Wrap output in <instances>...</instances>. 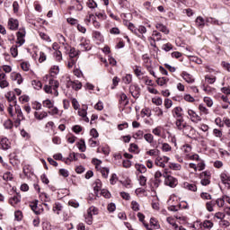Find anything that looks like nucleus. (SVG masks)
Returning a JSON list of instances; mask_svg holds the SVG:
<instances>
[{
  "label": "nucleus",
  "mask_w": 230,
  "mask_h": 230,
  "mask_svg": "<svg viewBox=\"0 0 230 230\" xmlns=\"http://www.w3.org/2000/svg\"><path fill=\"white\" fill-rule=\"evenodd\" d=\"M164 177L165 179L164 180L165 186H169L170 188H175V186H177L178 184L177 179L168 174V171H166V169L164 172Z\"/></svg>",
  "instance_id": "f257e3e1"
},
{
  "label": "nucleus",
  "mask_w": 230,
  "mask_h": 230,
  "mask_svg": "<svg viewBox=\"0 0 230 230\" xmlns=\"http://www.w3.org/2000/svg\"><path fill=\"white\" fill-rule=\"evenodd\" d=\"M129 93H131V96L137 100L139 96H141V88L137 84H131L129 86Z\"/></svg>",
  "instance_id": "f03ea898"
},
{
  "label": "nucleus",
  "mask_w": 230,
  "mask_h": 230,
  "mask_svg": "<svg viewBox=\"0 0 230 230\" xmlns=\"http://www.w3.org/2000/svg\"><path fill=\"white\" fill-rule=\"evenodd\" d=\"M30 208L35 213V215H40L42 211H44V208H39V200L35 199L33 201L30 202Z\"/></svg>",
  "instance_id": "7ed1b4c3"
},
{
  "label": "nucleus",
  "mask_w": 230,
  "mask_h": 230,
  "mask_svg": "<svg viewBox=\"0 0 230 230\" xmlns=\"http://www.w3.org/2000/svg\"><path fill=\"white\" fill-rule=\"evenodd\" d=\"M0 146H2V150H10V148H12V143L7 137H2Z\"/></svg>",
  "instance_id": "20e7f679"
},
{
  "label": "nucleus",
  "mask_w": 230,
  "mask_h": 230,
  "mask_svg": "<svg viewBox=\"0 0 230 230\" xmlns=\"http://www.w3.org/2000/svg\"><path fill=\"white\" fill-rule=\"evenodd\" d=\"M8 26H9V30H13V31L18 30L19 29V20L10 18L8 21Z\"/></svg>",
  "instance_id": "39448f33"
},
{
  "label": "nucleus",
  "mask_w": 230,
  "mask_h": 230,
  "mask_svg": "<svg viewBox=\"0 0 230 230\" xmlns=\"http://www.w3.org/2000/svg\"><path fill=\"white\" fill-rule=\"evenodd\" d=\"M19 202H21V195L19 193H16V195L9 199V204H11V206H15L19 204Z\"/></svg>",
  "instance_id": "423d86ee"
},
{
  "label": "nucleus",
  "mask_w": 230,
  "mask_h": 230,
  "mask_svg": "<svg viewBox=\"0 0 230 230\" xmlns=\"http://www.w3.org/2000/svg\"><path fill=\"white\" fill-rule=\"evenodd\" d=\"M181 76L183 80L187 82V84H193V82H195V79L193 78V76L190 75L188 72H182Z\"/></svg>",
  "instance_id": "0eeeda50"
},
{
  "label": "nucleus",
  "mask_w": 230,
  "mask_h": 230,
  "mask_svg": "<svg viewBox=\"0 0 230 230\" xmlns=\"http://www.w3.org/2000/svg\"><path fill=\"white\" fill-rule=\"evenodd\" d=\"M155 28L165 35H168V33H170V30H168V27H166V25H164L163 23H156Z\"/></svg>",
  "instance_id": "6e6552de"
},
{
  "label": "nucleus",
  "mask_w": 230,
  "mask_h": 230,
  "mask_svg": "<svg viewBox=\"0 0 230 230\" xmlns=\"http://www.w3.org/2000/svg\"><path fill=\"white\" fill-rule=\"evenodd\" d=\"M196 24L198 28H204L206 26V21L202 16H198L196 18Z\"/></svg>",
  "instance_id": "1a4fd4ad"
},
{
  "label": "nucleus",
  "mask_w": 230,
  "mask_h": 230,
  "mask_svg": "<svg viewBox=\"0 0 230 230\" xmlns=\"http://www.w3.org/2000/svg\"><path fill=\"white\" fill-rule=\"evenodd\" d=\"M170 82V79L167 77H159L156 79L157 85H160V87H163V85H166Z\"/></svg>",
  "instance_id": "9d476101"
},
{
  "label": "nucleus",
  "mask_w": 230,
  "mask_h": 230,
  "mask_svg": "<svg viewBox=\"0 0 230 230\" xmlns=\"http://www.w3.org/2000/svg\"><path fill=\"white\" fill-rule=\"evenodd\" d=\"M183 188H185V190H189L190 191H197V185L193 183L184 182Z\"/></svg>",
  "instance_id": "9b49d317"
},
{
  "label": "nucleus",
  "mask_w": 230,
  "mask_h": 230,
  "mask_svg": "<svg viewBox=\"0 0 230 230\" xmlns=\"http://www.w3.org/2000/svg\"><path fill=\"white\" fill-rule=\"evenodd\" d=\"M5 98H7V101L10 102H14L15 103H17V97L15 96V93H12V92H8L7 94L5 95Z\"/></svg>",
  "instance_id": "f8f14e48"
},
{
  "label": "nucleus",
  "mask_w": 230,
  "mask_h": 230,
  "mask_svg": "<svg viewBox=\"0 0 230 230\" xmlns=\"http://www.w3.org/2000/svg\"><path fill=\"white\" fill-rule=\"evenodd\" d=\"M220 177L223 184H227V186H230V176L227 175V173H221Z\"/></svg>",
  "instance_id": "ddd939ff"
},
{
  "label": "nucleus",
  "mask_w": 230,
  "mask_h": 230,
  "mask_svg": "<svg viewBox=\"0 0 230 230\" xmlns=\"http://www.w3.org/2000/svg\"><path fill=\"white\" fill-rule=\"evenodd\" d=\"M128 97L127 96V94H125L124 93H121L119 94V109H121V105L122 103H125V102H127V99Z\"/></svg>",
  "instance_id": "4468645a"
},
{
  "label": "nucleus",
  "mask_w": 230,
  "mask_h": 230,
  "mask_svg": "<svg viewBox=\"0 0 230 230\" xmlns=\"http://www.w3.org/2000/svg\"><path fill=\"white\" fill-rule=\"evenodd\" d=\"M135 168L139 173H146V166L143 164H136Z\"/></svg>",
  "instance_id": "2eb2a0df"
},
{
  "label": "nucleus",
  "mask_w": 230,
  "mask_h": 230,
  "mask_svg": "<svg viewBox=\"0 0 230 230\" xmlns=\"http://www.w3.org/2000/svg\"><path fill=\"white\" fill-rule=\"evenodd\" d=\"M34 117L36 118V119H39L40 121V120L44 119V118H48V112L43 111L40 114H39V112L35 111Z\"/></svg>",
  "instance_id": "dca6fc26"
},
{
  "label": "nucleus",
  "mask_w": 230,
  "mask_h": 230,
  "mask_svg": "<svg viewBox=\"0 0 230 230\" xmlns=\"http://www.w3.org/2000/svg\"><path fill=\"white\" fill-rule=\"evenodd\" d=\"M77 146H78V149L80 150V152H85V150H86L85 140L84 138H81L80 142L77 143Z\"/></svg>",
  "instance_id": "f3484780"
},
{
  "label": "nucleus",
  "mask_w": 230,
  "mask_h": 230,
  "mask_svg": "<svg viewBox=\"0 0 230 230\" xmlns=\"http://www.w3.org/2000/svg\"><path fill=\"white\" fill-rule=\"evenodd\" d=\"M93 39H96V40H99V42H102L103 40V36L102 35V32L95 31L93 32Z\"/></svg>",
  "instance_id": "a211bd4d"
},
{
  "label": "nucleus",
  "mask_w": 230,
  "mask_h": 230,
  "mask_svg": "<svg viewBox=\"0 0 230 230\" xmlns=\"http://www.w3.org/2000/svg\"><path fill=\"white\" fill-rule=\"evenodd\" d=\"M94 184L95 186L93 187V190L96 191H100L102 190V180L100 179H97L95 181H94Z\"/></svg>",
  "instance_id": "6ab92c4d"
},
{
  "label": "nucleus",
  "mask_w": 230,
  "mask_h": 230,
  "mask_svg": "<svg viewBox=\"0 0 230 230\" xmlns=\"http://www.w3.org/2000/svg\"><path fill=\"white\" fill-rule=\"evenodd\" d=\"M4 127L7 130H11V128H13V122L12 121V119H7L4 122Z\"/></svg>",
  "instance_id": "aec40b11"
},
{
  "label": "nucleus",
  "mask_w": 230,
  "mask_h": 230,
  "mask_svg": "<svg viewBox=\"0 0 230 230\" xmlns=\"http://www.w3.org/2000/svg\"><path fill=\"white\" fill-rule=\"evenodd\" d=\"M155 164H156V166H160V168H164V166H165L164 162H163V157H161V156H158L155 159Z\"/></svg>",
  "instance_id": "412c9836"
},
{
  "label": "nucleus",
  "mask_w": 230,
  "mask_h": 230,
  "mask_svg": "<svg viewBox=\"0 0 230 230\" xmlns=\"http://www.w3.org/2000/svg\"><path fill=\"white\" fill-rule=\"evenodd\" d=\"M150 226H153V227H155V229H159V227H161V226L159 225V223H158L157 219H155V217H151Z\"/></svg>",
  "instance_id": "4be33fe9"
},
{
  "label": "nucleus",
  "mask_w": 230,
  "mask_h": 230,
  "mask_svg": "<svg viewBox=\"0 0 230 230\" xmlns=\"http://www.w3.org/2000/svg\"><path fill=\"white\" fill-rule=\"evenodd\" d=\"M60 71V68L57 66H54L50 68V76H55L58 75V72Z\"/></svg>",
  "instance_id": "5701e85b"
},
{
  "label": "nucleus",
  "mask_w": 230,
  "mask_h": 230,
  "mask_svg": "<svg viewBox=\"0 0 230 230\" xmlns=\"http://www.w3.org/2000/svg\"><path fill=\"white\" fill-rule=\"evenodd\" d=\"M144 139H146V141L147 143H154V135L150 134V133H146L144 135Z\"/></svg>",
  "instance_id": "b1692460"
},
{
  "label": "nucleus",
  "mask_w": 230,
  "mask_h": 230,
  "mask_svg": "<svg viewBox=\"0 0 230 230\" xmlns=\"http://www.w3.org/2000/svg\"><path fill=\"white\" fill-rule=\"evenodd\" d=\"M85 220H86V224H88V226L93 225V213H91V211L87 212V216L85 217Z\"/></svg>",
  "instance_id": "393cba45"
},
{
  "label": "nucleus",
  "mask_w": 230,
  "mask_h": 230,
  "mask_svg": "<svg viewBox=\"0 0 230 230\" xmlns=\"http://www.w3.org/2000/svg\"><path fill=\"white\" fill-rule=\"evenodd\" d=\"M3 179L4 181H13V174H12L10 172H7L4 173Z\"/></svg>",
  "instance_id": "a878e982"
},
{
  "label": "nucleus",
  "mask_w": 230,
  "mask_h": 230,
  "mask_svg": "<svg viewBox=\"0 0 230 230\" xmlns=\"http://www.w3.org/2000/svg\"><path fill=\"white\" fill-rule=\"evenodd\" d=\"M202 226L205 229H211L213 227L214 224L210 220H205L203 222Z\"/></svg>",
  "instance_id": "bb28decb"
},
{
  "label": "nucleus",
  "mask_w": 230,
  "mask_h": 230,
  "mask_svg": "<svg viewBox=\"0 0 230 230\" xmlns=\"http://www.w3.org/2000/svg\"><path fill=\"white\" fill-rule=\"evenodd\" d=\"M53 102H51V100L47 99L43 101V107H46L47 109H53Z\"/></svg>",
  "instance_id": "cd10ccee"
},
{
  "label": "nucleus",
  "mask_w": 230,
  "mask_h": 230,
  "mask_svg": "<svg viewBox=\"0 0 230 230\" xmlns=\"http://www.w3.org/2000/svg\"><path fill=\"white\" fill-rule=\"evenodd\" d=\"M207 22H211V24H217V26H222L223 22L215 19V18H208Z\"/></svg>",
  "instance_id": "c85d7f7f"
},
{
  "label": "nucleus",
  "mask_w": 230,
  "mask_h": 230,
  "mask_svg": "<svg viewBox=\"0 0 230 230\" xmlns=\"http://www.w3.org/2000/svg\"><path fill=\"white\" fill-rule=\"evenodd\" d=\"M172 112L178 117V118H182V114H181V112H182V108L181 107H175L172 110Z\"/></svg>",
  "instance_id": "c756f323"
},
{
  "label": "nucleus",
  "mask_w": 230,
  "mask_h": 230,
  "mask_svg": "<svg viewBox=\"0 0 230 230\" xmlns=\"http://www.w3.org/2000/svg\"><path fill=\"white\" fill-rule=\"evenodd\" d=\"M101 195L104 197V199H111V194L108 190L102 189L101 190Z\"/></svg>",
  "instance_id": "7c9ffc66"
},
{
  "label": "nucleus",
  "mask_w": 230,
  "mask_h": 230,
  "mask_svg": "<svg viewBox=\"0 0 230 230\" xmlns=\"http://www.w3.org/2000/svg\"><path fill=\"white\" fill-rule=\"evenodd\" d=\"M224 204H226V199H224V196H223V198L217 199L216 200V205L218 208H224Z\"/></svg>",
  "instance_id": "2f4dec72"
},
{
  "label": "nucleus",
  "mask_w": 230,
  "mask_h": 230,
  "mask_svg": "<svg viewBox=\"0 0 230 230\" xmlns=\"http://www.w3.org/2000/svg\"><path fill=\"white\" fill-rule=\"evenodd\" d=\"M32 85H33L34 89H37L38 91H39V89H42V83L40 81L33 80Z\"/></svg>",
  "instance_id": "473e14b6"
},
{
  "label": "nucleus",
  "mask_w": 230,
  "mask_h": 230,
  "mask_svg": "<svg viewBox=\"0 0 230 230\" xmlns=\"http://www.w3.org/2000/svg\"><path fill=\"white\" fill-rule=\"evenodd\" d=\"M15 111H16L18 118H20L22 119H25L24 115L22 114V111L21 110V106H16Z\"/></svg>",
  "instance_id": "72a5a7b5"
},
{
  "label": "nucleus",
  "mask_w": 230,
  "mask_h": 230,
  "mask_svg": "<svg viewBox=\"0 0 230 230\" xmlns=\"http://www.w3.org/2000/svg\"><path fill=\"white\" fill-rule=\"evenodd\" d=\"M17 39H24L26 37V31L24 29L20 30L16 33Z\"/></svg>",
  "instance_id": "f704fd0d"
},
{
  "label": "nucleus",
  "mask_w": 230,
  "mask_h": 230,
  "mask_svg": "<svg viewBox=\"0 0 230 230\" xmlns=\"http://www.w3.org/2000/svg\"><path fill=\"white\" fill-rule=\"evenodd\" d=\"M162 49H164V51H172V49H173V46L171 43H166L163 45Z\"/></svg>",
  "instance_id": "c9c22d12"
},
{
  "label": "nucleus",
  "mask_w": 230,
  "mask_h": 230,
  "mask_svg": "<svg viewBox=\"0 0 230 230\" xmlns=\"http://www.w3.org/2000/svg\"><path fill=\"white\" fill-rule=\"evenodd\" d=\"M122 80L124 84H130V82H132V75L130 74L126 75V76H124Z\"/></svg>",
  "instance_id": "e433bc0d"
},
{
  "label": "nucleus",
  "mask_w": 230,
  "mask_h": 230,
  "mask_svg": "<svg viewBox=\"0 0 230 230\" xmlns=\"http://www.w3.org/2000/svg\"><path fill=\"white\" fill-rule=\"evenodd\" d=\"M72 130H73V132H75V134H80V132H82V130H84V128L80 125H75L72 128Z\"/></svg>",
  "instance_id": "4c0bfd02"
},
{
  "label": "nucleus",
  "mask_w": 230,
  "mask_h": 230,
  "mask_svg": "<svg viewBox=\"0 0 230 230\" xmlns=\"http://www.w3.org/2000/svg\"><path fill=\"white\" fill-rule=\"evenodd\" d=\"M11 55L13 57V58H16V57L19 55V50L17 49V46L11 48Z\"/></svg>",
  "instance_id": "58836bf2"
},
{
  "label": "nucleus",
  "mask_w": 230,
  "mask_h": 230,
  "mask_svg": "<svg viewBox=\"0 0 230 230\" xmlns=\"http://www.w3.org/2000/svg\"><path fill=\"white\" fill-rule=\"evenodd\" d=\"M152 102L155 103V105H163V99L161 97H156L152 99Z\"/></svg>",
  "instance_id": "ea45409f"
},
{
  "label": "nucleus",
  "mask_w": 230,
  "mask_h": 230,
  "mask_svg": "<svg viewBox=\"0 0 230 230\" xmlns=\"http://www.w3.org/2000/svg\"><path fill=\"white\" fill-rule=\"evenodd\" d=\"M200 197H201V199H203L204 200H211V199H213V198L211 197V194H209V193H208V192H202V193L200 194Z\"/></svg>",
  "instance_id": "a19ab883"
},
{
  "label": "nucleus",
  "mask_w": 230,
  "mask_h": 230,
  "mask_svg": "<svg viewBox=\"0 0 230 230\" xmlns=\"http://www.w3.org/2000/svg\"><path fill=\"white\" fill-rule=\"evenodd\" d=\"M14 217H15V220H17V222H21V220H22V212L21 210H18L14 213Z\"/></svg>",
  "instance_id": "79ce46f5"
},
{
  "label": "nucleus",
  "mask_w": 230,
  "mask_h": 230,
  "mask_svg": "<svg viewBox=\"0 0 230 230\" xmlns=\"http://www.w3.org/2000/svg\"><path fill=\"white\" fill-rule=\"evenodd\" d=\"M182 123H184V119H178L176 120V127L178 130H182Z\"/></svg>",
  "instance_id": "37998d69"
},
{
  "label": "nucleus",
  "mask_w": 230,
  "mask_h": 230,
  "mask_svg": "<svg viewBox=\"0 0 230 230\" xmlns=\"http://www.w3.org/2000/svg\"><path fill=\"white\" fill-rule=\"evenodd\" d=\"M69 57L70 58H75V57H78V52H76V49H70Z\"/></svg>",
  "instance_id": "c03bdc74"
},
{
  "label": "nucleus",
  "mask_w": 230,
  "mask_h": 230,
  "mask_svg": "<svg viewBox=\"0 0 230 230\" xmlns=\"http://www.w3.org/2000/svg\"><path fill=\"white\" fill-rule=\"evenodd\" d=\"M205 80H207L208 84H212L214 82H217V77L215 76L211 77L210 75H207L205 76Z\"/></svg>",
  "instance_id": "a18cd8bd"
},
{
  "label": "nucleus",
  "mask_w": 230,
  "mask_h": 230,
  "mask_svg": "<svg viewBox=\"0 0 230 230\" xmlns=\"http://www.w3.org/2000/svg\"><path fill=\"white\" fill-rule=\"evenodd\" d=\"M167 222H168V224H170L171 226H172V227H174L175 230L178 229L179 225H177L175 222H173V218H172V217H167Z\"/></svg>",
  "instance_id": "49530a36"
},
{
  "label": "nucleus",
  "mask_w": 230,
  "mask_h": 230,
  "mask_svg": "<svg viewBox=\"0 0 230 230\" xmlns=\"http://www.w3.org/2000/svg\"><path fill=\"white\" fill-rule=\"evenodd\" d=\"M107 209L110 213H114V211H116V204L114 203L108 204Z\"/></svg>",
  "instance_id": "de8ad7c7"
},
{
  "label": "nucleus",
  "mask_w": 230,
  "mask_h": 230,
  "mask_svg": "<svg viewBox=\"0 0 230 230\" xmlns=\"http://www.w3.org/2000/svg\"><path fill=\"white\" fill-rule=\"evenodd\" d=\"M163 152H170L172 150V146L168 143H164L162 146Z\"/></svg>",
  "instance_id": "09e8293b"
},
{
  "label": "nucleus",
  "mask_w": 230,
  "mask_h": 230,
  "mask_svg": "<svg viewBox=\"0 0 230 230\" xmlns=\"http://www.w3.org/2000/svg\"><path fill=\"white\" fill-rule=\"evenodd\" d=\"M82 48V51H89L91 48L89 47V43H80L79 45Z\"/></svg>",
  "instance_id": "8fccbe9b"
},
{
  "label": "nucleus",
  "mask_w": 230,
  "mask_h": 230,
  "mask_svg": "<svg viewBox=\"0 0 230 230\" xmlns=\"http://www.w3.org/2000/svg\"><path fill=\"white\" fill-rule=\"evenodd\" d=\"M102 175L104 179H107L109 177V168L104 167L101 170Z\"/></svg>",
  "instance_id": "3c124183"
},
{
  "label": "nucleus",
  "mask_w": 230,
  "mask_h": 230,
  "mask_svg": "<svg viewBox=\"0 0 230 230\" xmlns=\"http://www.w3.org/2000/svg\"><path fill=\"white\" fill-rule=\"evenodd\" d=\"M40 37L43 40H46L47 42H51V39L48 36V34L44 32H40Z\"/></svg>",
  "instance_id": "603ef678"
},
{
  "label": "nucleus",
  "mask_w": 230,
  "mask_h": 230,
  "mask_svg": "<svg viewBox=\"0 0 230 230\" xmlns=\"http://www.w3.org/2000/svg\"><path fill=\"white\" fill-rule=\"evenodd\" d=\"M138 181L140 186H146V177L140 175Z\"/></svg>",
  "instance_id": "864d4df0"
},
{
  "label": "nucleus",
  "mask_w": 230,
  "mask_h": 230,
  "mask_svg": "<svg viewBox=\"0 0 230 230\" xmlns=\"http://www.w3.org/2000/svg\"><path fill=\"white\" fill-rule=\"evenodd\" d=\"M173 105V102H172L171 99H165L164 100V107L165 109H170Z\"/></svg>",
  "instance_id": "5fc2aeb1"
},
{
  "label": "nucleus",
  "mask_w": 230,
  "mask_h": 230,
  "mask_svg": "<svg viewBox=\"0 0 230 230\" xmlns=\"http://www.w3.org/2000/svg\"><path fill=\"white\" fill-rule=\"evenodd\" d=\"M184 100H185V102H189L190 103H193V102H195V98H193V96H191L190 94H185Z\"/></svg>",
  "instance_id": "6e6d98bb"
},
{
  "label": "nucleus",
  "mask_w": 230,
  "mask_h": 230,
  "mask_svg": "<svg viewBox=\"0 0 230 230\" xmlns=\"http://www.w3.org/2000/svg\"><path fill=\"white\" fill-rule=\"evenodd\" d=\"M199 109L200 112H203V114H209V111L203 104H199Z\"/></svg>",
  "instance_id": "4d7b16f0"
},
{
  "label": "nucleus",
  "mask_w": 230,
  "mask_h": 230,
  "mask_svg": "<svg viewBox=\"0 0 230 230\" xmlns=\"http://www.w3.org/2000/svg\"><path fill=\"white\" fill-rule=\"evenodd\" d=\"M89 8L94 9L98 7V4H96V2H94V0H89L87 3Z\"/></svg>",
  "instance_id": "13d9d810"
},
{
  "label": "nucleus",
  "mask_w": 230,
  "mask_h": 230,
  "mask_svg": "<svg viewBox=\"0 0 230 230\" xmlns=\"http://www.w3.org/2000/svg\"><path fill=\"white\" fill-rule=\"evenodd\" d=\"M206 208L208 209V211H209V213L213 212L214 209H213V201H208L206 203Z\"/></svg>",
  "instance_id": "bf43d9fd"
},
{
  "label": "nucleus",
  "mask_w": 230,
  "mask_h": 230,
  "mask_svg": "<svg viewBox=\"0 0 230 230\" xmlns=\"http://www.w3.org/2000/svg\"><path fill=\"white\" fill-rule=\"evenodd\" d=\"M59 174L62 175V177H69V171L66 170V169H60L59 170Z\"/></svg>",
  "instance_id": "052dcab7"
},
{
  "label": "nucleus",
  "mask_w": 230,
  "mask_h": 230,
  "mask_svg": "<svg viewBox=\"0 0 230 230\" xmlns=\"http://www.w3.org/2000/svg\"><path fill=\"white\" fill-rule=\"evenodd\" d=\"M122 166L124 168H130V166H132V162L130 160H123Z\"/></svg>",
  "instance_id": "680f3d73"
},
{
  "label": "nucleus",
  "mask_w": 230,
  "mask_h": 230,
  "mask_svg": "<svg viewBox=\"0 0 230 230\" xmlns=\"http://www.w3.org/2000/svg\"><path fill=\"white\" fill-rule=\"evenodd\" d=\"M131 206L133 211H139V203H137V201H132Z\"/></svg>",
  "instance_id": "e2e57ef3"
},
{
  "label": "nucleus",
  "mask_w": 230,
  "mask_h": 230,
  "mask_svg": "<svg viewBox=\"0 0 230 230\" xmlns=\"http://www.w3.org/2000/svg\"><path fill=\"white\" fill-rule=\"evenodd\" d=\"M204 102L208 107H213V100H211V98L205 97Z\"/></svg>",
  "instance_id": "0e129e2a"
},
{
  "label": "nucleus",
  "mask_w": 230,
  "mask_h": 230,
  "mask_svg": "<svg viewBox=\"0 0 230 230\" xmlns=\"http://www.w3.org/2000/svg\"><path fill=\"white\" fill-rule=\"evenodd\" d=\"M11 78L12 80L15 81L18 78H21V75L19 73L13 72L11 73Z\"/></svg>",
  "instance_id": "69168bd1"
},
{
  "label": "nucleus",
  "mask_w": 230,
  "mask_h": 230,
  "mask_svg": "<svg viewBox=\"0 0 230 230\" xmlns=\"http://www.w3.org/2000/svg\"><path fill=\"white\" fill-rule=\"evenodd\" d=\"M169 168H171V170H181V164H171Z\"/></svg>",
  "instance_id": "338daca9"
},
{
  "label": "nucleus",
  "mask_w": 230,
  "mask_h": 230,
  "mask_svg": "<svg viewBox=\"0 0 230 230\" xmlns=\"http://www.w3.org/2000/svg\"><path fill=\"white\" fill-rule=\"evenodd\" d=\"M221 66L226 69V71H228L230 73V64L226 62V61H222Z\"/></svg>",
  "instance_id": "774afa93"
}]
</instances>
